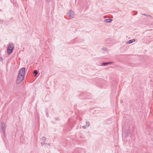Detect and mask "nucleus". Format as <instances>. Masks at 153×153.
Masks as SVG:
<instances>
[{
	"instance_id": "obj_19",
	"label": "nucleus",
	"mask_w": 153,
	"mask_h": 153,
	"mask_svg": "<svg viewBox=\"0 0 153 153\" xmlns=\"http://www.w3.org/2000/svg\"><path fill=\"white\" fill-rule=\"evenodd\" d=\"M55 119L56 120H59V118H55Z\"/></svg>"
},
{
	"instance_id": "obj_10",
	"label": "nucleus",
	"mask_w": 153,
	"mask_h": 153,
	"mask_svg": "<svg viewBox=\"0 0 153 153\" xmlns=\"http://www.w3.org/2000/svg\"><path fill=\"white\" fill-rule=\"evenodd\" d=\"M38 73V71L37 70H35L33 72V73L35 75H36Z\"/></svg>"
},
{
	"instance_id": "obj_7",
	"label": "nucleus",
	"mask_w": 153,
	"mask_h": 153,
	"mask_svg": "<svg viewBox=\"0 0 153 153\" xmlns=\"http://www.w3.org/2000/svg\"><path fill=\"white\" fill-rule=\"evenodd\" d=\"M130 134V131L129 129L127 130L125 132V134L126 137H127L129 136Z\"/></svg>"
},
{
	"instance_id": "obj_11",
	"label": "nucleus",
	"mask_w": 153,
	"mask_h": 153,
	"mask_svg": "<svg viewBox=\"0 0 153 153\" xmlns=\"http://www.w3.org/2000/svg\"><path fill=\"white\" fill-rule=\"evenodd\" d=\"M45 112L47 117H48L49 116V115H48V110L47 109H45Z\"/></svg>"
},
{
	"instance_id": "obj_3",
	"label": "nucleus",
	"mask_w": 153,
	"mask_h": 153,
	"mask_svg": "<svg viewBox=\"0 0 153 153\" xmlns=\"http://www.w3.org/2000/svg\"><path fill=\"white\" fill-rule=\"evenodd\" d=\"M74 12L73 11L70 10V11L67 13V15L70 18L72 19L74 16Z\"/></svg>"
},
{
	"instance_id": "obj_20",
	"label": "nucleus",
	"mask_w": 153,
	"mask_h": 153,
	"mask_svg": "<svg viewBox=\"0 0 153 153\" xmlns=\"http://www.w3.org/2000/svg\"><path fill=\"white\" fill-rule=\"evenodd\" d=\"M48 2H49L50 1V0H47Z\"/></svg>"
},
{
	"instance_id": "obj_4",
	"label": "nucleus",
	"mask_w": 153,
	"mask_h": 153,
	"mask_svg": "<svg viewBox=\"0 0 153 153\" xmlns=\"http://www.w3.org/2000/svg\"><path fill=\"white\" fill-rule=\"evenodd\" d=\"M1 128L2 130V132L3 133V134L5 135V124L4 123L2 122L1 123Z\"/></svg>"
},
{
	"instance_id": "obj_12",
	"label": "nucleus",
	"mask_w": 153,
	"mask_h": 153,
	"mask_svg": "<svg viewBox=\"0 0 153 153\" xmlns=\"http://www.w3.org/2000/svg\"><path fill=\"white\" fill-rule=\"evenodd\" d=\"M132 43V41L131 40H129L128 41H127L126 43V44H131Z\"/></svg>"
},
{
	"instance_id": "obj_8",
	"label": "nucleus",
	"mask_w": 153,
	"mask_h": 153,
	"mask_svg": "<svg viewBox=\"0 0 153 153\" xmlns=\"http://www.w3.org/2000/svg\"><path fill=\"white\" fill-rule=\"evenodd\" d=\"M112 19H107L104 20V22L106 23H110L112 22Z\"/></svg>"
},
{
	"instance_id": "obj_9",
	"label": "nucleus",
	"mask_w": 153,
	"mask_h": 153,
	"mask_svg": "<svg viewBox=\"0 0 153 153\" xmlns=\"http://www.w3.org/2000/svg\"><path fill=\"white\" fill-rule=\"evenodd\" d=\"M108 63H107V62H103L102 63V65L103 66H105L108 65Z\"/></svg>"
},
{
	"instance_id": "obj_5",
	"label": "nucleus",
	"mask_w": 153,
	"mask_h": 153,
	"mask_svg": "<svg viewBox=\"0 0 153 153\" xmlns=\"http://www.w3.org/2000/svg\"><path fill=\"white\" fill-rule=\"evenodd\" d=\"M25 68L24 67L22 68L19 70V74L22 75H25Z\"/></svg>"
},
{
	"instance_id": "obj_21",
	"label": "nucleus",
	"mask_w": 153,
	"mask_h": 153,
	"mask_svg": "<svg viewBox=\"0 0 153 153\" xmlns=\"http://www.w3.org/2000/svg\"><path fill=\"white\" fill-rule=\"evenodd\" d=\"M48 144V145H49V146H50V144H49V143Z\"/></svg>"
},
{
	"instance_id": "obj_13",
	"label": "nucleus",
	"mask_w": 153,
	"mask_h": 153,
	"mask_svg": "<svg viewBox=\"0 0 153 153\" xmlns=\"http://www.w3.org/2000/svg\"><path fill=\"white\" fill-rule=\"evenodd\" d=\"M42 140L45 142L46 140V138L45 137L43 136L42 137Z\"/></svg>"
},
{
	"instance_id": "obj_6",
	"label": "nucleus",
	"mask_w": 153,
	"mask_h": 153,
	"mask_svg": "<svg viewBox=\"0 0 153 153\" xmlns=\"http://www.w3.org/2000/svg\"><path fill=\"white\" fill-rule=\"evenodd\" d=\"M90 125V123L88 121L86 122V125L82 126V128H84L85 129L89 126Z\"/></svg>"
},
{
	"instance_id": "obj_17",
	"label": "nucleus",
	"mask_w": 153,
	"mask_h": 153,
	"mask_svg": "<svg viewBox=\"0 0 153 153\" xmlns=\"http://www.w3.org/2000/svg\"><path fill=\"white\" fill-rule=\"evenodd\" d=\"M131 40L132 41V42H134L135 41V40L134 39H131Z\"/></svg>"
},
{
	"instance_id": "obj_18",
	"label": "nucleus",
	"mask_w": 153,
	"mask_h": 153,
	"mask_svg": "<svg viewBox=\"0 0 153 153\" xmlns=\"http://www.w3.org/2000/svg\"><path fill=\"white\" fill-rule=\"evenodd\" d=\"M107 63H108V64H111L112 63V62H107Z\"/></svg>"
},
{
	"instance_id": "obj_1",
	"label": "nucleus",
	"mask_w": 153,
	"mask_h": 153,
	"mask_svg": "<svg viewBox=\"0 0 153 153\" xmlns=\"http://www.w3.org/2000/svg\"><path fill=\"white\" fill-rule=\"evenodd\" d=\"M14 48V46L13 44H10L7 48V53L8 55H10L12 52Z\"/></svg>"
},
{
	"instance_id": "obj_16",
	"label": "nucleus",
	"mask_w": 153,
	"mask_h": 153,
	"mask_svg": "<svg viewBox=\"0 0 153 153\" xmlns=\"http://www.w3.org/2000/svg\"><path fill=\"white\" fill-rule=\"evenodd\" d=\"M3 22V21L2 20L0 19V23H1L2 24V23Z\"/></svg>"
},
{
	"instance_id": "obj_14",
	"label": "nucleus",
	"mask_w": 153,
	"mask_h": 153,
	"mask_svg": "<svg viewBox=\"0 0 153 153\" xmlns=\"http://www.w3.org/2000/svg\"><path fill=\"white\" fill-rule=\"evenodd\" d=\"M142 14L143 15H144V16H148L151 17V16H150V15H147V14H145V13H143V14Z\"/></svg>"
},
{
	"instance_id": "obj_15",
	"label": "nucleus",
	"mask_w": 153,
	"mask_h": 153,
	"mask_svg": "<svg viewBox=\"0 0 153 153\" xmlns=\"http://www.w3.org/2000/svg\"><path fill=\"white\" fill-rule=\"evenodd\" d=\"M41 144L42 145V146H43V145H44L45 144H47L46 143H45L44 142H41Z\"/></svg>"
},
{
	"instance_id": "obj_2",
	"label": "nucleus",
	"mask_w": 153,
	"mask_h": 153,
	"mask_svg": "<svg viewBox=\"0 0 153 153\" xmlns=\"http://www.w3.org/2000/svg\"><path fill=\"white\" fill-rule=\"evenodd\" d=\"M25 76V75H22L18 74L16 80V83H19L24 78Z\"/></svg>"
}]
</instances>
